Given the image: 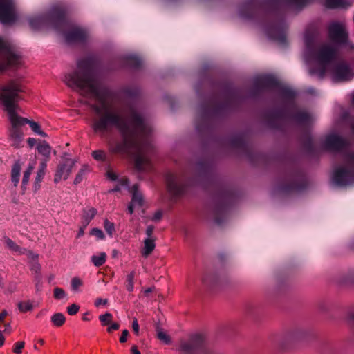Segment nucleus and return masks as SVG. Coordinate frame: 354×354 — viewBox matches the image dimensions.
I'll use <instances>...</instances> for the list:
<instances>
[{
	"label": "nucleus",
	"mask_w": 354,
	"mask_h": 354,
	"mask_svg": "<svg viewBox=\"0 0 354 354\" xmlns=\"http://www.w3.org/2000/svg\"><path fill=\"white\" fill-rule=\"evenodd\" d=\"M97 62L95 55L77 59V69L66 73L63 80L73 90L95 102L89 104L96 115L91 123L95 133L104 136L113 129L119 132L122 140H110V151L131 155L135 169L139 174L151 171L153 165L149 156L154 152L151 128L145 114L134 106H130L128 113L124 115L108 102L113 97V92L103 83L97 71Z\"/></svg>",
	"instance_id": "1"
},
{
	"label": "nucleus",
	"mask_w": 354,
	"mask_h": 354,
	"mask_svg": "<svg viewBox=\"0 0 354 354\" xmlns=\"http://www.w3.org/2000/svg\"><path fill=\"white\" fill-rule=\"evenodd\" d=\"M252 83V88L247 96L244 95L242 88L234 87L230 83L225 84L221 95L212 96L200 106L202 118L210 120L223 117L245 98H255L270 90L279 93L281 104L266 113L267 124L270 128L281 130L288 120L304 128H309L312 125L315 117L310 112L297 108L295 90L282 85L271 75L254 77Z\"/></svg>",
	"instance_id": "2"
},
{
	"label": "nucleus",
	"mask_w": 354,
	"mask_h": 354,
	"mask_svg": "<svg viewBox=\"0 0 354 354\" xmlns=\"http://www.w3.org/2000/svg\"><path fill=\"white\" fill-rule=\"evenodd\" d=\"M313 0H246L238 8L239 18L260 26L268 39L288 44V9L301 10Z\"/></svg>",
	"instance_id": "3"
},
{
	"label": "nucleus",
	"mask_w": 354,
	"mask_h": 354,
	"mask_svg": "<svg viewBox=\"0 0 354 354\" xmlns=\"http://www.w3.org/2000/svg\"><path fill=\"white\" fill-rule=\"evenodd\" d=\"M304 41L303 57L310 75L322 79L330 66L333 82H346L353 77L354 72L349 64L344 61H335L337 49L329 44H321L317 28H308L304 32Z\"/></svg>",
	"instance_id": "4"
},
{
	"label": "nucleus",
	"mask_w": 354,
	"mask_h": 354,
	"mask_svg": "<svg viewBox=\"0 0 354 354\" xmlns=\"http://www.w3.org/2000/svg\"><path fill=\"white\" fill-rule=\"evenodd\" d=\"M23 91V86L15 80H11L0 86V104L7 113L11 124L10 142L15 148H19L23 145V133L20 129L22 125L18 120L17 114L19 110L17 102L21 100L20 93Z\"/></svg>",
	"instance_id": "5"
},
{
	"label": "nucleus",
	"mask_w": 354,
	"mask_h": 354,
	"mask_svg": "<svg viewBox=\"0 0 354 354\" xmlns=\"http://www.w3.org/2000/svg\"><path fill=\"white\" fill-rule=\"evenodd\" d=\"M303 145L305 150L312 156L317 155L322 149L333 152L342 153L344 161L346 164V167H344L349 168L351 165V163H349L346 160V156L347 153H350L347 151L350 147V143L346 139L336 133H331L326 136L322 142V149H318L315 145L313 138L309 134L306 135ZM338 167L339 166H335L333 169ZM342 167H344L343 166ZM333 171L334 170H333Z\"/></svg>",
	"instance_id": "6"
},
{
	"label": "nucleus",
	"mask_w": 354,
	"mask_h": 354,
	"mask_svg": "<svg viewBox=\"0 0 354 354\" xmlns=\"http://www.w3.org/2000/svg\"><path fill=\"white\" fill-rule=\"evenodd\" d=\"M308 186V179L305 171L298 165H289L283 174L278 190L282 193L301 192Z\"/></svg>",
	"instance_id": "7"
},
{
	"label": "nucleus",
	"mask_w": 354,
	"mask_h": 354,
	"mask_svg": "<svg viewBox=\"0 0 354 354\" xmlns=\"http://www.w3.org/2000/svg\"><path fill=\"white\" fill-rule=\"evenodd\" d=\"M56 24L57 32L62 33L68 44H84L88 37V32L84 28L75 25L68 19L66 9L63 7L62 15Z\"/></svg>",
	"instance_id": "8"
},
{
	"label": "nucleus",
	"mask_w": 354,
	"mask_h": 354,
	"mask_svg": "<svg viewBox=\"0 0 354 354\" xmlns=\"http://www.w3.org/2000/svg\"><path fill=\"white\" fill-rule=\"evenodd\" d=\"M63 6H54L48 13L29 17L28 24L33 30H39L43 28H51L55 30L58 19L62 15Z\"/></svg>",
	"instance_id": "9"
},
{
	"label": "nucleus",
	"mask_w": 354,
	"mask_h": 354,
	"mask_svg": "<svg viewBox=\"0 0 354 354\" xmlns=\"http://www.w3.org/2000/svg\"><path fill=\"white\" fill-rule=\"evenodd\" d=\"M234 198L232 191L226 187H222L216 194L214 203V222L221 225L226 218L228 209Z\"/></svg>",
	"instance_id": "10"
},
{
	"label": "nucleus",
	"mask_w": 354,
	"mask_h": 354,
	"mask_svg": "<svg viewBox=\"0 0 354 354\" xmlns=\"http://www.w3.org/2000/svg\"><path fill=\"white\" fill-rule=\"evenodd\" d=\"M346 160L351 165L349 168L336 167L331 175V183L339 187L354 185V153H347Z\"/></svg>",
	"instance_id": "11"
},
{
	"label": "nucleus",
	"mask_w": 354,
	"mask_h": 354,
	"mask_svg": "<svg viewBox=\"0 0 354 354\" xmlns=\"http://www.w3.org/2000/svg\"><path fill=\"white\" fill-rule=\"evenodd\" d=\"M20 55L6 38L0 36V72L19 64Z\"/></svg>",
	"instance_id": "12"
},
{
	"label": "nucleus",
	"mask_w": 354,
	"mask_h": 354,
	"mask_svg": "<svg viewBox=\"0 0 354 354\" xmlns=\"http://www.w3.org/2000/svg\"><path fill=\"white\" fill-rule=\"evenodd\" d=\"M180 348L184 354L204 353L206 351L205 336L198 333L192 334L188 340L181 341Z\"/></svg>",
	"instance_id": "13"
},
{
	"label": "nucleus",
	"mask_w": 354,
	"mask_h": 354,
	"mask_svg": "<svg viewBox=\"0 0 354 354\" xmlns=\"http://www.w3.org/2000/svg\"><path fill=\"white\" fill-rule=\"evenodd\" d=\"M328 38L333 44L330 46L337 50L338 47L346 46L348 43V34L345 26L340 22H331L328 28ZM330 45V44H328Z\"/></svg>",
	"instance_id": "14"
},
{
	"label": "nucleus",
	"mask_w": 354,
	"mask_h": 354,
	"mask_svg": "<svg viewBox=\"0 0 354 354\" xmlns=\"http://www.w3.org/2000/svg\"><path fill=\"white\" fill-rule=\"evenodd\" d=\"M165 180L168 192L174 197L180 196L187 191V184L177 175L167 173L165 175Z\"/></svg>",
	"instance_id": "15"
},
{
	"label": "nucleus",
	"mask_w": 354,
	"mask_h": 354,
	"mask_svg": "<svg viewBox=\"0 0 354 354\" xmlns=\"http://www.w3.org/2000/svg\"><path fill=\"white\" fill-rule=\"evenodd\" d=\"M121 185L124 187V189H127L132 194V198L131 203L128 205V212L132 214L136 207H141L143 205V196L138 190V185L137 184L133 186L130 185V183L128 178L122 179L120 180Z\"/></svg>",
	"instance_id": "16"
},
{
	"label": "nucleus",
	"mask_w": 354,
	"mask_h": 354,
	"mask_svg": "<svg viewBox=\"0 0 354 354\" xmlns=\"http://www.w3.org/2000/svg\"><path fill=\"white\" fill-rule=\"evenodd\" d=\"M15 0H0V21L11 24L17 19Z\"/></svg>",
	"instance_id": "17"
},
{
	"label": "nucleus",
	"mask_w": 354,
	"mask_h": 354,
	"mask_svg": "<svg viewBox=\"0 0 354 354\" xmlns=\"http://www.w3.org/2000/svg\"><path fill=\"white\" fill-rule=\"evenodd\" d=\"M116 66L115 68H128L132 70H138L142 65L140 57L135 54H128L118 56L115 58Z\"/></svg>",
	"instance_id": "18"
},
{
	"label": "nucleus",
	"mask_w": 354,
	"mask_h": 354,
	"mask_svg": "<svg viewBox=\"0 0 354 354\" xmlns=\"http://www.w3.org/2000/svg\"><path fill=\"white\" fill-rule=\"evenodd\" d=\"M74 165L75 161L72 159H67L64 163L59 164L55 174L54 182L57 183L62 180H66Z\"/></svg>",
	"instance_id": "19"
},
{
	"label": "nucleus",
	"mask_w": 354,
	"mask_h": 354,
	"mask_svg": "<svg viewBox=\"0 0 354 354\" xmlns=\"http://www.w3.org/2000/svg\"><path fill=\"white\" fill-rule=\"evenodd\" d=\"M304 336V331L300 328H295L286 332L282 339V344L286 346L288 344L299 340Z\"/></svg>",
	"instance_id": "20"
},
{
	"label": "nucleus",
	"mask_w": 354,
	"mask_h": 354,
	"mask_svg": "<svg viewBox=\"0 0 354 354\" xmlns=\"http://www.w3.org/2000/svg\"><path fill=\"white\" fill-rule=\"evenodd\" d=\"M231 145L237 149H247L248 148V142L243 134L238 133L230 138Z\"/></svg>",
	"instance_id": "21"
},
{
	"label": "nucleus",
	"mask_w": 354,
	"mask_h": 354,
	"mask_svg": "<svg viewBox=\"0 0 354 354\" xmlns=\"http://www.w3.org/2000/svg\"><path fill=\"white\" fill-rule=\"evenodd\" d=\"M18 120H19L20 123L22 126H24L26 124H28L32 130L37 134L40 135L43 137L46 136V133L41 130L39 125L38 123L34 121L29 120L27 118H22L18 115Z\"/></svg>",
	"instance_id": "22"
},
{
	"label": "nucleus",
	"mask_w": 354,
	"mask_h": 354,
	"mask_svg": "<svg viewBox=\"0 0 354 354\" xmlns=\"http://www.w3.org/2000/svg\"><path fill=\"white\" fill-rule=\"evenodd\" d=\"M21 176V163L20 162L16 161L12 167L11 170V181L14 184V186H17L19 183Z\"/></svg>",
	"instance_id": "23"
},
{
	"label": "nucleus",
	"mask_w": 354,
	"mask_h": 354,
	"mask_svg": "<svg viewBox=\"0 0 354 354\" xmlns=\"http://www.w3.org/2000/svg\"><path fill=\"white\" fill-rule=\"evenodd\" d=\"M4 243L9 250L14 252H16L18 254H24L26 252L25 248H21L19 245H18L15 242H14L12 239H10L8 237H4Z\"/></svg>",
	"instance_id": "24"
},
{
	"label": "nucleus",
	"mask_w": 354,
	"mask_h": 354,
	"mask_svg": "<svg viewBox=\"0 0 354 354\" xmlns=\"http://www.w3.org/2000/svg\"><path fill=\"white\" fill-rule=\"evenodd\" d=\"M106 175H107V177L111 180L118 182V184L116 185V186L114 188H113L111 190H110V192H119L121 190V189H122V188L124 189V187L121 185L120 180L122 179H125L126 178H118V175L111 170L107 171Z\"/></svg>",
	"instance_id": "25"
},
{
	"label": "nucleus",
	"mask_w": 354,
	"mask_h": 354,
	"mask_svg": "<svg viewBox=\"0 0 354 354\" xmlns=\"http://www.w3.org/2000/svg\"><path fill=\"white\" fill-rule=\"evenodd\" d=\"M324 6L327 8H342L347 6L345 0H325Z\"/></svg>",
	"instance_id": "26"
},
{
	"label": "nucleus",
	"mask_w": 354,
	"mask_h": 354,
	"mask_svg": "<svg viewBox=\"0 0 354 354\" xmlns=\"http://www.w3.org/2000/svg\"><path fill=\"white\" fill-rule=\"evenodd\" d=\"M97 210L93 207L86 208L83 210L82 218L84 223L86 225L95 217Z\"/></svg>",
	"instance_id": "27"
},
{
	"label": "nucleus",
	"mask_w": 354,
	"mask_h": 354,
	"mask_svg": "<svg viewBox=\"0 0 354 354\" xmlns=\"http://www.w3.org/2000/svg\"><path fill=\"white\" fill-rule=\"evenodd\" d=\"M155 242L154 240L151 238H147L144 241V248L142 250V255L145 257H147L149 255L153 249L155 248Z\"/></svg>",
	"instance_id": "28"
},
{
	"label": "nucleus",
	"mask_w": 354,
	"mask_h": 354,
	"mask_svg": "<svg viewBox=\"0 0 354 354\" xmlns=\"http://www.w3.org/2000/svg\"><path fill=\"white\" fill-rule=\"evenodd\" d=\"M37 150L40 154L48 158L50 154L51 147L47 142H43L42 143L38 145Z\"/></svg>",
	"instance_id": "29"
},
{
	"label": "nucleus",
	"mask_w": 354,
	"mask_h": 354,
	"mask_svg": "<svg viewBox=\"0 0 354 354\" xmlns=\"http://www.w3.org/2000/svg\"><path fill=\"white\" fill-rule=\"evenodd\" d=\"M106 258V253L102 252L98 255H93L91 257V261L95 266L100 267L105 263Z\"/></svg>",
	"instance_id": "30"
},
{
	"label": "nucleus",
	"mask_w": 354,
	"mask_h": 354,
	"mask_svg": "<svg viewBox=\"0 0 354 354\" xmlns=\"http://www.w3.org/2000/svg\"><path fill=\"white\" fill-rule=\"evenodd\" d=\"M34 169V165L32 164H29L28 168L24 173L23 178H22V183H21V187L24 189H26V185L29 181L30 176L32 174V171Z\"/></svg>",
	"instance_id": "31"
},
{
	"label": "nucleus",
	"mask_w": 354,
	"mask_h": 354,
	"mask_svg": "<svg viewBox=\"0 0 354 354\" xmlns=\"http://www.w3.org/2000/svg\"><path fill=\"white\" fill-rule=\"evenodd\" d=\"M65 321V316L64 315V314L61 313H55L53 315V316L51 317L52 323L53 324V325L57 327L62 326L64 324Z\"/></svg>",
	"instance_id": "32"
},
{
	"label": "nucleus",
	"mask_w": 354,
	"mask_h": 354,
	"mask_svg": "<svg viewBox=\"0 0 354 354\" xmlns=\"http://www.w3.org/2000/svg\"><path fill=\"white\" fill-rule=\"evenodd\" d=\"M135 271H131L129 274L127 276V290L131 292L134 290V278H135Z\"/></svg>",
	"instance_id": "33"
},
{
	"label": "nucleus",
	"mask_w": 354,
	"mask_h": 354,
	"mask_svg": "<svg viewBox=\"0 0 354 354\" xmlns=\"http://www.w3.org/2000/svg\"><path fill=\"white\" fill-rule=\"evenodd\" d=\"M18 309L21 313H26L32 310L33 306L30 301H20L17 304Z\"/></svg>",
	"instance_id": "34"
},
{
	"label": "nucleus",
	"mask_w": 354,
	"mask_h": 354,
	"mask_svg": "<svg viewBox=\"0 0 354 354\" xmlns=\"http://www.w3.org/2000/svg\"><path fill=\"white\" fill-rule=\"evenodd\" d=\"M88 171V167L87 165H84L80 171L78 172V174L76 175L75 180H74V184L77 185L80 183L83 179L84 176L86 172Z\"/></svg>",
	"instance_id": "35"
},
{
	"label": "nucleus",
	"mask_w": 354,
	"mask_h": 354,
	"mask_svg": "<svg viewBox=\"0 0 354 354\" xmlns=\"http://www.w3.org/2000/svg\"><path fill=\"white\" fill-rule=\"evenodd\" d=\"M104 227L109 236H112L115 231V225L113 223L109 221L108 219L104 221Z\"/></svg>",
	"instance_id": "36"
},
{
	"label": "nucleus",
	"mask_w": 354,
	"mask_h": 354,
	"mask_svg": "<svg viewBox=\"0 0 354 354\" xmlns=\"http://www.w3.org/2000/svg\"><path fill=\"white\" fill-rule=\"evenodd\" d=\"M92 157L97 161H105L106 159V153L102 150H95L92 152Z\"/></svg>",
	"instance_id": "37"
},
{
	"label": "nucleus",
	"mask_w": 354,
	"mask_h": 354,
	"mask_svg": "<svg viewBox=\"0 0 354 354\" xmlns=\"http://www.w3.org/2000/svg\"><path fill=\"white\" fill-rule=\"evenodd\" d=\"M113 318L112 315L110 313H106L105 314L100 315L99 319L103 325H108L111 323Z\"/></svg>",
	"instance_id": "38"
},
{
	"label": "nucleus",
	"mask_w": 354,
	"mask_h": 354,
	"mask_svg": "<svg viewBox=\"0 0 354 354\" xmlns=\"http://www.w3.org/2000/svg\"><path fill=\"white\" fill-rule=\"evenodd\" d=\"M124 93L129 97L134 98L139 94V90L138 88H126L123 91Z\"/></svg>",
	"instance_id": "39"
},
{
	"label": "nucleus",
	"mask_w": 354,
	"mask_h": 354,
	"mask_svg": "<svg viewBox=\"0 0 354 354\" xmlns=\"http://www.w3.org/2000/svg\"><path fill=\"white\" fill-rule=\"evenodd\" d=\"M66 292L62 288H55L54 289V297L57 299H62L66 297Z\"/></svg>",
	"instance_id": "40"
},
{
	"label": "nucleus",
	"mask_w": 354,
	"mask_h": 354,
	"mask_svg": "<svg viewBox=\"0 0 354 354\" xmlns=\"http://www.w3.org/2000/svg\"><path fill=\"white\" fill-rule=\"evenodd\" d=\"M82 285V280L78 277H73L71 279V288L73 290H77Z\"/></svg>",
	"instance_id": "41"
},
{
	"label": "nucleus",
	"mask_w": 354,
	"mask_h": 354,
	"mask_svg": "<svg viewBox=\"0 0 354 354\" xmlns=\"http://www.w3.org/2000/svg\"><path fill=\"white\" fill-rule=\"evenodd\" d=\"M158 337L160 340L163 342L165 344H169L170 342V339L169 336L163 331L158 330Z\"/></svg>",
	"instance_id": "42"
},
{
	"label": "nucleus",
	"mask_w": 354,
	"mask_h": 354,
	"mask_svg": "<svg viewBox=\"0 0 354 354\" xmlns=\"http://www.w3.org/2000/svg\"><path fill=\"white\" fill-rule=\"evenodd\" d=\"M91 234L96 236L98 239H103L104 238V234L99 228H93L91 231Z\"/></svg>",
	"instance_id": "43"
},
{
	"label": "nucleus",
	"mask_w": 354,
	"mask_h": 354,
	"mask_svg": "<svg viewBox=\"0 0 354 354\" xmlns=\"http://www.w3.org/2000/svg\"><path fill=\"white\" fill-rule=\"evenodd\" d=\"M80 309V306L77 304H71L67 307V313L70 315H75Z\"/></svg>",
	"instance_id": "44"
},
{
	"label": "nucleus",
	"mask_w": 354,
	"mask_h": 354,
	"mask_svg": "<svg viewBox=\"0 0 354 354\" xmlns=\"http://www.w3.org/2000/svg\"><path fill=\"white\" fill-rule=\"evenodd\" d=\"M24 342H17L15 344V348L13 349L14 353L16 354H20L21 353V350L24 346Z\"/></svg>",
	"instance_id": "45"
},
{
	"label": "nucleus",
	"mask_w": 354,
	"mask_h": 354,
	"mask_svg": "<svg viewBox=\"0 0 354 354\" xmlns=\"http://www.w3.org/2000/svg\"><path fill=\"white\" fill-rule=\"evenodd\" d=\"M45 175V171H43L42 170H38L37 173V176L35 178V189L37 188V185L39 184L42 179L44 178Z\"/></svg>",
	"instance_id": "46"
},
{
	"label": "nucleus",
	"mask_w": 354,
	"mask_h": 354,
	"mask_svg": "<svg viewBox=\"0 0 354 354\" xmlns=\"http://www.w3.org/2000/svg\"><path fill=\"white\" fill-rule=\"evenodd\" d=\"M24 254H26L29 259L32 260V261H34L37 260V258H38V255L37 254L33 253L30 250H27L26 249V252H25V253Z\"/></svg>",
	"instance_id": "47"
},
{
	"label": "nucleus",
	"mask_w": 354,
	"mask_h": 354,
	"mask_svg": "<svg viewBox=\"0 0 354 354\" xmlns=\"http://www.w3.org/2000/svg\"><path fill=\"white\" fill-rule=\"evenodd\" d=\"M31 270L35 273H39L41 269L40 265L38 263L37 260L34 261L31 263Z\"/></svg>",
	"instance_id": "48"
},
{
	"label": "nucleus",
	"mask_w": 354,
	"mask_h": 354,
	"mask_svg": "<svg viewBox=\"0 0 354 354\" xmlns=\"http://www.w3.org/2000/svg\"><path fill=\"white\" fill-rule=\"evenodd\" d=\"M162 212L161 210H158L153 215L151 220L153 221L157 222V221H159L162 218Z\"/></svg>",
	"instance_id": "49"
},
{
	"label": "nucleus",
	"mask_w": 354,
	"mask_h": 354,
	"mask_svg": "<svg viewBox=\"0 0 354 354\" xmlns=\"http://www.w3.org/2000/svg\"><path fill=\"white\" fill-rule=\"evenodd\" d=\"M132 328H133V332L136 335H138V333H139V324H138V320L136 319H134L133 320Z\"/></svg>",
	"instance_id": "50"
},
{
	"label": "nucleus",
	"mask_w": 354,
	"mask_h": 354,
	"mask_svg": "<svg viewBox=\"0 0 354 354\" xmlns=\"http://www.w3.org/2000/svg\"><path fill=\"white\" fill-rule=\"evenodd\" d=\"M129 335V331L127 330H124L122 333V335L120 338V342L121 343H124L127 340V336Z\"/></svg>",
	"instance_id": "51"
},
{
	"label": "nucleus",
	"mask_w": 354,
	"mask_h": 354,
	"mask_svg": "<svg viewBox=\"0 0 354 354\" xmlns=\"http://www.w3.org/2000/svg\"><path fill=\"white\" fill-rule=\"evenodd\" d=\"M107 299H102V298H97L96 300H95V305L97 307L99 306L101 304H103V305H105L107 304Z\"/></svg>",
	"instance_id": "52"
},
{
	"label": "nucleus",
	"mask_w": 354,
	"mask_h": 354,
	"mask_svg": "<svg viewBox=\"0 0 354 354\" xmlns=\"http://www.w3.org/2000/svg\"><path fill=\"white\" fill-rule=\"evenodd\" d=\"M120 328V325L117 323L112 324L108 328L107 331L111 333L112 330H118Z\"/></svg>",
	"instance_id": "53"
},
{
	"label": "nucleus",
	"mask_w": 354,
	"mask_h": 354,
	"mask_svg": "<svg viewBox=\"0 0 354 354\" xmlns=\"http://www.w3.org/2000/svg\"><path fill=\"white\" fill-rule=\"evenodd\" d=\"M154 227L153 225H149L147 226L146 229V234L147 235V238H150L153 232Z\"/></svg>",
	"instance_id": "54"
},
{
	"label": "nucleus",
	"mask_w": 354,
	"mask_h": 354,
	"mask_svg": "<svg viewBox=\"0 0 354 354\" xmlns=\"http://www.w3.org/2000/svg\"><path fill=\"white\" fill-rule=\"evenodd\" d=\"M27 142L30 147H32L36 143V140L34 138H29Z\"/></svg>",
	"instance_id": "55"
},
{
	"label": "nucleus",
	"mask_w": 354,
	"mask_h": 354,
	"mask_svg": "<svg viewBox=\"0 0 354 354\" xmlns=\"http://www.w3.org/2000/svg\"><path fill=\"white\" fill-rule=\"evenodd\" d=\"M131 354H140V352L138 351L136 346H133L131 347Z\"/></svg>",
	"instance_id": "56"
},
{
	"label": "nucleus",
	"mask_w": 354,
	"mask_h": 354,
	"mask_svg": "<svg viewBox=\"0 0 354 354\" xmlns=\"http://www.w3.org/2000/svg\"><path fill=\"white\" fill-rule=\"evenodd\" d=\"M5 342V337L3 335V332L0 331V347L2 346Z\"/></svg>",
	"instance_id": "57"
},
{
	"label": "nucleus",
	"mask_w": 354,
	"mask_h": 354,
	"mask_svg": "<svg viewBox=\"0 0 354 354\" xmlns=\"http://www.w3.org/2000/svg\"><path fill=\"white\" fill-rule=\"evenodd\" d=\"M7 315H8V312L6 310H3L0 313V322H1Z\"/></svg>",
	"instance_id": "58"
},
{
	"label": "nucleus",
	"mask_w": 354,
	"mask_h": 354,
	"mask_svg": "<svg viewBox=\"0 0 354 354\" xmlns=\"http://www.w3.org/2000/svg\"><path fill=\"white\" fill-rule=\"evenodd\" d=\"M11 331V326L10 324L8 323L5 324V330L4 332L10 333Z\"/></svg>",
	"instance_id": "59"
},
{
	"label": "nucleus",
	"mask_w": 354,
	"mask_h": 354,
	"mask_svg": "<svg viewBox=\"0 0 354 354\" xmlns=\"http://www.w3.org/2000/svg\"><path fill=\"white\" fill-rule=\"evenodd\" d=\"M46 167V162H42V163H41L38 170H42L43 171H45Z\"/></svg>",
	"instance_id": "60"
},
{
	"label": "nucleus",
	"mask_w": 354,
	"mask_h": 354,
	"mask_svg": "<svg viewBox=\"0 0 354 354\" xmlns=\"http://www.w3.org/2000/svg\"><path fill=\"white\" fill-rule=\"evenodd\" d=\"M84 229L83 228H80L79 232H78L77 236L78 237L82 236L84 234Z\"/></svg>",
	"instance_id": "61"
},
{
	"label": "nucleus",
	"mask_w": 354,
	"mask_h": 354,
	"mask_svg": "<svg viewBox=\"0 0 354 354\" xmlns=\"http://www.w3.org/2000/svg\"><path fill=\"white\" fill-rule=\"evenodd\" d=\"M151 292H152V288H148L145 290V293L146 295H147V294H149V293H150Z\"/></svg>",
	"instance_id": "62"
},
{
	"label": "nucleus",
	"mask_w": 354,
	"mask_h": 354,
	"mask_svg": "<svg viewBox=\"0 0 354 354\" xmlns=\"http://www.w3.org/2000/svg\"><path fill=\"white\" fill-rule=\"evenodd\" d=\"M352 102L354 104V93H353V95H352Z\"/></svg>",
	"instance_id": "63"
},
{
	"label": "nucleus",
	"mask_w": 354,
	"mask_h": 354,
	"mask_svg": "<svg viewBox=\"0 0 354 354\" xmlns=\"http://www.w3.org/2000/svg\"><path fill=\"white\" fill-rule=\"evenodd\" d=\"M351 129L354 131V122L351 124Z\"/></svg>",
	"instance_id": "64"
}]
</instances>
